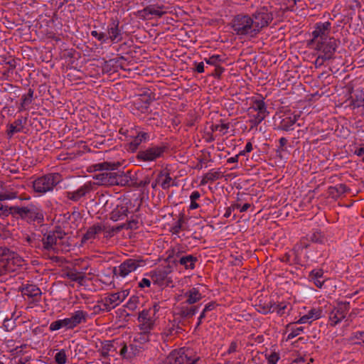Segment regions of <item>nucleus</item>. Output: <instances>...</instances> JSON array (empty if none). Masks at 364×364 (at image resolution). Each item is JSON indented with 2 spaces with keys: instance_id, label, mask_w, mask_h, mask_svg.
Segmentation results:
<instances>
[{
  "instance_id": "2",
  "label": "nucleus",
  "mask_w": 364,
  "mask_h": 364,
  "mask_svg": "<svg viewBox=\"0 0 364 364\" xmlns=\"http://www.w3.org/2000/svg\"><path fill=\"white\" fill-rule=\"evenodd\" d=\"M88 314L82 310H77L75 311L69 318L56 320L53 321L49 326L50 331H55L61 328L73 329L79 324L85 323L87 321Z\"/></svg>"
},
{
  "instance_id": "4",
  "label": "nucleus",
  "mask_w": 364,
  "mask_h": 364,
  "mask_svg": "<svg viewBox=\"0 0 364 364\" xmlns=\"http://www.w3.org/2000/svg\"><path fill=\"white\" fill-rule=\"evenodd\" d=\"M231 28L237 36L254 38L256 36L251 16L245 14L235 16L231 22Z\"/></svg>"
},
{
  "instance_id": "29",
  "label": "nucleus",
  "mask_w": 364,
  "mask_h": 364,
  "mask_svg": "<svg viewBox=\"0 0 364 364\" xmlns=\"http://www.w3.org/2000/svg\"><path fill=\"white\" fill-rule=\"evenodd\" d=\"M149 138L148 133L144 132H139L137 136L129 142V149L132 151L136 150L142 142L147 141Z\"/></svg>"
},
{
  "instance_id": "46",
  "label": "nucleus",
  "mask_w": 364,
  "mask_h": 364,
  "mask_svg": "<svg viewBox=\"0 0 364 364\" xmlns=\"http://www.w3.org/2000/svg\"><path fill=\"white\" fill-rule=\"evenodd\" d=\"M183 331V328L180 327L178 325L176 326L174 323H171L168 325L165 329L164 333L168 336H172L173 334L178 333Z\"/></svg>"
},
{
  "instance_id": "32",
  "label": "nucleus",
  "mask_w": 364,
  "mask_h": 364,
  "mask_svg": "<svg viewBox=\"0 0 364 364\" xmlns=\"http://www.w3.org/2000/svg\"><path fill=\"white\" fill-rule=\"evenodd\" d=\"M197 260L196 257L188 255L180 257L178 262L180 264L184 266L186 269H193Z\"/></svg>"
},
{
  "instance_id": "37",
  "label": "nucleus",
  "mask_w": 364,
  "mask_h": 364,
  "mask_svg": "<svg viewBox=\"0 0 364 364\" xmlns=\"http://www.w3.org/2000/svg\"><path fill=\"white\" fill-rule=\"evenodd\" d=\"M65 277L73 282H77L80 285L83 284L85 279V274L77 271H69L66 272Z\"/></svg>"
},
{
  "instance_id": "13",
  "label": "nucleus",
  "mask_w": 364,
  "mask_h": 364,
  "mask_svg": "<svg viewBox=\"0 0 364 364\" xmlns=\"http://www.w3.org/2000/svg\"><path fill=\"white\" fill-rule=\"evenodd\" d=\"M139 329L145 333H149L154 325V319L151 316V309H144L138 316Z\"/></svg>"
},
{
  "instance_id": "60",
  "label": "nucleus",
  "mask_w": 364,
  "mask_h": 364,
  "mask_svg": "<svg viewBox=\"0 0 364 364\" xmlns=\"http://www.w3.org/2000/svg\"><path fill=\"white\" fill-rule=\"evenodd\" d=\"M126 230H136L138 228V220H130L127 223H124Z\"/></svg>"
},
{
  "instance_id": "12",
  "label": "nucleus",
  "mask_w": 364,
  "mask_h": 364,
  "mask_svg": "<svg viewBox=\"0 0 364 364\" xmlns=\"http://www.w3.org/2000/svg\"><path fill=\"white\" fill-rule=\"evenodd\" d=\"M349 309V302L341 303L337 308L333 309L329 315L331 326H334L341 322L346 317Z\"/></svg>"
},
{
  "instance_id": "33",
  "label": "nucleus",
  "mask_w": 364,
  "mask_h": 364,
  "mask_svg": "<svg viewBox=\"0 0 364 364\" xmlns=\"http://www.w3.org/2000/svg\"><path fill=\"white\" fill-rule=\"evenodd\" d=\"M132 341L145 349L146 344L149 342V333L143 331L138 333L134 336Z\"/></svg>"
},
{
  "instance_id": "15",
  "label": "nucleus",
  "mask_w": 364,
  "mask_h": 364,
  "mask_svg": "<svg viewBox=\"0 0 364 364\" xmlns=\"http://www.w3.org/2000/svg\"><path fill=\"white\" fill-rule=\"evenodd\" d=\"M92 190V184L91 182H87L77 190L73 191H67L65 197L72 201L77 202L82 197L85 196Z\"/></svg>"
},
{
  "instance_id": "47",
  "label": "nucleus",
  "mask_w": 364,
  "mask_h": 364,
  "mask_svg": "<svg viewBox=\"0 0 364 364\" xmlns=\"http://www.w3.org/2000/svg\"><path fill=\"white\" fill-rule=\"evenodd\" d=\"M268 115L267 113H258L252 116V118L250 120L252 126H258Z\"/></svg>"
},
{
  "instance_id": "61",
  "label": "nucleus",
  "mask_w": 364,
  "mask_h": 364,
  "mask_svg": "<svg viewBox=\"0 0 364 364\" xmlns=\"http://www.w3.org/2000/svg\"><path fill=\"white\" fill-rule=\"evenodd\" d=\"M117 182L115 185H120V186H124L127 182V177L122 173H117Z\"/></svg>"
},
{
  "instance_id": "35",
  "label": "nucleus",
  "mask_w": 364,
  "mask_h": 364,
  "mask_svg": "<svg viewBox=\"0 0 364 364\" xmlns=\"http://www.w3.org/2000/svg\"><path fill=\"white\" fill-rule=\"evenodd\" d=\"M23 120L22 119H17L14 123L10 124L7 131V134L11 137L15 133L20 132L23 130Z\"/></svg>"
},
{
  "instance_id": "28",
  "label": "nucleus",
  "mask_w": 364,
  "mask_h": 364,
  "mask_svg": "<svg viewBox=\"0 0 364 364\" xmlns=\"http://www.w3.org/2000/svg\"><path fill=\"white\" fill-rule=\"evenodd\" d=\"M103 228L100 224H96L90 227L82 238V242L87 240L95 239L96 235L102 232Z\"/></svg>"
},
{
  "instance_id": "45",
  "label": "nucleus",
  "mask_w": 364,
  "mask_h": 364,
  "mask_svg": "<svg viewBox=\"0 0 364 364\" xmlns=\"http://www.w3.org/2000/svg\"><path fill=\"white\" fill-rule=\"evenodd\" d=\"M6 64L9 65V68L6 70L4 72H3L2 77L4 80H9L10 74L13 73L14 70L16 67V63L14 59H12L11 60H9L8 62H6Z\"/></svg>"
},
{
  "instance_id": "24",
  "label": "nucleus",
  "mask_w": 364,
  "mask_h": 364,
  "mask_svg": "<svg viewBox=\"0 0 364 364\" xmlns=\"http://www.w3.org/2000/svg\"><path fill=\"white\" fill-rule=\"evenodd\" d=\"M151 100L149 95L144 94L136 97L133 103L138 110L141 112H145L149 108Z\"/></svg>"
},
{
  "instance_id": "11",
  "label": "nucleus",
  "mask_w": 364,
  "mask_h": 364,
  "mask_svg": "<svg viewBox=\"0 0 364 364\" xmlns=\"http://www.w3.org/2000/svg\"><path fill=\"white\" fill-rule=\"evenodd\" d=\"M144 350V348L138 346L132 341L129 345L125 343H122L119 355L122 359L132 361L134 358L139 356Z\"/></svg>"
},
{
  "instance_id": "10",
  "label": "nucleus",
  "mask_w": 364,
  "mask_h": 364,
  "mask_svg": "<svg viewBox=\"0 0 364 364\" xmlns=\"http://www.w3.org/2000/svg\"><path fill=\"white\" fill-rule=\"evenodd\" d=\"M331 23L329 21L323 23L319 22L316 23L314 30L312 32V39L310 41L311 44L319 42L329 38V33L331 31Z\"/></svg>"
},
{
  "instance_id": "59",
  "label": "nucleus",
  "mask_w": 364,
  "mask_h": 364,
  "mask_svg": "<svg viewBox=\"0 0 364 364\" xmlns=\"http://www.w3.org/2000/svg\"><path fill=\"white\" fill-rule=\"evenodd\" d=\"M331 189L335 190L338 194H344L350 191V189L343 183L338 184L335 187L331 188Z\"/></svg>"
},
{
  "instance_id": "62",
  "label": "nucleus",
  "mask_w": 364,
  "mask_h": 364,
  "mask_svg": "<svg viewBox=\"0 0 364 364\" xmlns=\"http://www.w3.org/2000/svg\"><path fill=\"white\" fill-rule=\"evenodd\" d=\"M303 327H298L296 328H293L291 331L287 336V339H292L296 336H299L301 331H303Z\"/></svg>"
},
{
  "instance_id": "43",
  "label": "nucleus",
  "mask_w": 364,
  "mask_h": 364,
  "mask_svg": "<svg viewBox=\"0 0 364 364\" xmlns=\"http://www.w3.org/2000/svg\"><path fill=\"white\" fill-rule=\"evenodd\" d=\"M10 255V250L6 247H0V267L4 269L7 258Z\"/></svg>"
},
{
  "instance_id": "38",
  "label": "nucleus",
  "mask_w": 364,
  "mask_h": 364,
  "mask_svg": "<svg viewBox=\"0 0 364 364\" xmlns=\"http://www.w3.org/2000/svg\"><path fill=\"white\" fill-rule=\"evenodd\" d=\"M350 100V105L353 108L364 107V95L361 91L358 92L354 96H351Z\"/></svg>"
},
{
  "instance_id": "51",
  "label": "nucleus",
  "mask_w": 364,
  "mask_h": 364,
  "mask_svg": "<svg viewBox=\"0 0 364 364\" xmlns=\"http://www.w3.org/2000/svg\"><path fill=\"white\" fill-rule=\"evenodd\" d=\"M18 197L17 193L14 191H6L0 193V200H6L15 199Z\"/></svg>"
},
{
  "instance_id": "48",
  "label": "nucleus",
  "mask_w": 364,
  "mask_h": 364,
  "mask_svg": "<svg viewBox=\"0 0 364 364\" xmlns=\"http://www.w3.org/2000/svg\"><path fill=\"white\" fill-rule=\"evenodd\" d=\"M200 197V194L198 191H193L190 196L191 204L189 208L191 210L196 209L199 207V205L196 203V200Z\"/></svg>"
},
{
  "instance_id": "3",
  "label": "nucleus",
  "mask_w": 364,
  "mask_h": 364,
  "mask_svg": "<svg viewBox=\"0 0 364 364\" xmlns=\"http://www.w3.org/2000/svg\"><path fill=\"white\" fill-rule=\"evenodd\" d=\"M62 181V176L58 173L46 174L33 182V188L35 192L44 194L52 191Z\"/></svg>"
},
{
  "instance_id": "49",
  "label": "nucleus",
  "mask_w": 364,
  "mask_h": 364,
  "mask_svg": "<svg viewBox=\"0 0 364 364\" xmlns=\"http://www.w3.org/2000/svg\"><path fill=\"white\" fill-rule=\"evenodd\" d=\"M183 223V215H180L178 220L171 227V232L173 234L178 235L182 229V225Z\"/></svg>"
},
{
  "instance_id": "42",
  "label": "nucleus",
  "mask_w": 364,
  "mask_h": 364,
  "mask_svg": "<svg viewBox=\"0 0 364 364\" xmlns=\"http://www.w3.org/2000/svg\"><path fill=\"white\" fill-rule=\"evenodd\" d=\"M230 126L228 123L213 124L210 129L212 132H219L221 135L227 134Z\"/></svg>"
},
{
  "instance_id": "55",
  "label": "nucleus",
  "mask_w": 364,
  "mask_h": 364,
  "mask_svg": "<svg viewBox=\"0 0 364 364\" xmlns=\"http://www.w3.org/2000/svg\"><path fill=\"white\" fill-rule=\"evenodd\" d=\"M322 311L319 309H313L308 312V315L311 321L318 319L321 317Z\"/></svg>"
},
{
  "instance_id": "36",
  "label": "nucleus",
  "mask_w": 364,
  "mask_h": 364,
  "mask_svg": "<svg viewBox=\"0 0 364 364\" xmlns=\"http://www.w3.org/2000/svg\"><path fill=\"white\" fill-rule=\"evenodd\" d=\"M33 94L34 91L33 89H28V93L26 95H23L21 97V103L18 108L19 112L23 111L26 109V107L32 103L33 100Z\"/></svg>"
},
{
  "instance_id": "31",
  "label": "nucleus",
  "mask_w": 364,
  "mask_h": 364,
  "mask_svg": "<svg viewBox=\"0 0 364 364\" xmlns=\"http://www.w3.org/2000/svg\"><path fill=\"white\" fill-rule=\"evenodd\" d=\"M21 292L23 295L29 297H37L41 294V289L34 284H26L22 288Z\"/></svg>"
},
{
  "instance_id": "39",
  "label": "nucleus",
  "mask_w": 364,
  "mask_h": 364,
  "mask_svg": "<svg viewBox=\"0 0 364 364\" xmlns=\"http://www.w3.org/2000/svg\"><path fill=\"white\" fill-rule=\"evenodd\" d=\"M118 166V164L111 162H102L93 165L95 171H113Z\"/></svg>"
},
{
  "instance_id": "41",
  "label": "nucleus",
  "mask_w": 364,
  "mask_h": 364,
  "mask_svg": "<svg viewBox=\"0 0 364 364\" xmlns=\"http://www.w3.org/2000/svg\"><path fill=\"white\" fill-rule=\"evenodd\" d=\"M250 109H252L254 111L258 112V113H267L269 114V112L267 109V106L263 100H255L253 102L252 107H250Z\"/></svg>"
},
{
  "instance_id": "40",
  "label": "nucleus",
  "mask_w": 364,
  "mask_h": 364,
  "mask_svg": "<svg viewBox=\"0 0 364 364\" xmlns=\"http://www.w3.org/2000/svg\"><path fill=\"white\" fill-rule=\"evenodd\" d=\"M115 350L116 349L114 348L113 341H105L102 343V347L100 350V355L103 358H107L109 355V352L112 350Z\"/></svg>"
},
{
  "instance_id": "54",
  "label": "nucleus",
  "mask_w": 364,
  "mask_h": 364,
  "mask_svg": "<svg viewBox=\"0 0 364 364\" xmlns=\"http://www.w3.org/2000/svg\"><path fill=\"white\" fill-rule=\"evenodd\" d=\"M272 312L276 311L278 314L282 315L284 313V310L287 308V305L284 303L272 304Z\"/></svg>"
},
{
  "instance_id": "5",
  "label": "nucleus",
  "mask_w": 364,
  "mask_h": 364,
  "mask_svg": "<svg viewBox=\"0 0 364 364\" xmlns=\"http://www.w3.org/2000/svg\"><path fill=\"white\" fill-rule=\"evenodd\" d=\"M146 264V260L141 256L129 258L122 262L119 267H114L113 274L117 277H125L139 267H144Z\"/></svg>"
},
{
  "instance_id": "25",
  "label": "nucleus",
  "mask_w": 364,
  "mask_h": 364,
  "mask_svg": "<svg viewBox=\"0 0 364 364\" xmlns=\"http://www.w3.org/2000/svg\"><path fill=\"white\" fill-rule=\"evenodd\" d=\"M156 182L161 186L162 189H168L171 186H176L170 173L166 171H161L156 178Z\"/></svg>"
},
{
  "instance_id": "23",
  "label": "nucleus",
  "mask_w": 364,
  "mask_h": 364,
  "mask_svg": "<svg viewBox=\"0 0 364 364\" xmlns=\"http://www.w3.org/2000/svg\"><path fill=\"white\" fill-rule=\"evenodd\" d=\"M129 208L126 204L117 205L110 213V219L114 222L124 219L127 216Z\"/></svg>"
},
{
  "instance_id": "16",
  "label": "nucleus",
  "mask_w": 364,
  "mask_h": 364,
  "mask_svg": "<svg viewBox=\"0 0 364 364\" xmlns=\"http://www.w3.org/2000/svg\"><path fill=\"white\" fill-rule=\"evenodd\" d=\"M127 294L126 291L116 292L108 294L104 299H102L107 306V309L111 311L116 306L119 305L127 297Z\"/></svg>"
},
{
  "instance_id": "56",
  "label": "nucleus",
  "mask_w": 364,
  "mask_h": 364,
  "mask_svg": "<svg viewBox=\"0 0 364 364\" xmlns=\"http://www.w3.org/2000/svg\"><path fill=\"white\" fill-rule=\"evenodd\" d=\"M265 358L267 360L268 364H276L279 359V355L277 353L273 352L271 354H266Z\"/></svg>"
},
{
  "instance_id": "34",
  "label": "nucleus",
  "mask_w": 364,
  "mask_h": 364,
  "mask_svg": "<svg viewBox=\"0 0 364 364\" xmlns=\"http://www.w3.org/2000/svg\"><path fill=\"white\" fill-rule=\"evenodd\" d=\"M323 271L321 269H313L309 274V277L314 281V284L319 289L322 288L323 281H321L320 278L323 277Z\"/></svg>"
},
{
  "instance_id": "9",
  "label": "nucleus",
  "mask_w": 364,
  "mask_h": 364,
  "mask_svg": "<svg viewBox=\"0 0 364 364\" xmlns=\"http://www.w3.org/2000/svg\"><path fill=\"white\" fill-rule=\"evenodd\" d=\"M166 149L165 146H153L145 150L139 151L136 158L144 161H153L161 157Z\"/></svg>"
},
{
  "instance_id": "63",
  "label": "nucleus",
  "mask_w": 364,
  "mask_h": 364,
  "mask_svg": "<svg viewBox=\"0 0 364 364\" xmlns=\"http://www.w3.org/2000/svg\"><path fill=\"white\" fill-rule=\"evenodd\" d=\"M225 69L220 66V65H217L215 66V70H214V72L213 73V76H214L215 77H218L219 78L221 75V74L224 72Z\"/></svg>"
},
{
  "instance_id": "1",
  "label": "nucleus",
  "mask_w": 364,
  "mask_h": 364,
  "mask_svg": "<svg viewBox=\"0 0 364 364\" xmlns=\"http://www.w3.org/2000/svg\"><path fill=\"white\" fill-rule=\"evenodd\" d=\"M12 216L18 218L29 224L43 223L44 214L40 205L31 203L26 206H14Z\"/></svg>"
},
{
  "instance_id": "18",
  "label": "nucleus",
  "mask_w": 364,
  "mask_h": 364,
  "mask_svg": "<svg viewBox=\"0 0 364 364\" xmlns=\"http://www.w3.org/2000/svg\"><path fill=\"white\" fill-rule=\"evenodd\" d=\"M191 304L183 302L176 307V314L183 318H190L193 317L198 311L197 306H191Z\"/></svg>"
},
{
  "instance_id": "6",
  "label": "nucleus",
  "mask_w": 364,
  "mask_h": 364,
  "mask_svg": "<svg viewBox=\"0 0 364 364\" xmlns=\"http://www.w3.org/2000/svg\"><path fill=\"white\" fill-rule=\"evenodd\" d=\"M256 36L262 28L267 27L273 20V15L266 8L263 7L255 11L251 16Z\"/></svg>"
},
{
  "instance_id": "27",
  "label": "nucleus",
  "mask_w": 364,
  "mask_h": 364,
  "mask_svg": "<svg viewBox=\"0 0 364 364\" xmlns=\"http://www.w3.org/2000/svg\"><path fill=\"white\" fill-rule=\"evenodd\" d=\"M186 298V303L188 304H194L202 299V295L199 290L195 287L188 289L185 294Z\"/></svg>"
},
{
  "instance_id": "52",
  "label": "nucleus",
  "mask_w": 364,
  "mask_h": 364,
  "mask_svg": "<svg viewBox=\"0 0 364 364\" xmlns=\"http://www.w3.org/2000/svg\"><path fill=\"white\" fill-rule=\"evenodd\" d=\"M93 312L95 314H100L102 312H108L109 311V309H107V306H105V304L103 300L101 301H99L97 304L95 305L92 308Z\"/></svg>"
},
{
  "instance_id": "14",
  "label": "nucleus",
  "mask_w": 364,
  "mask_h": 364,
  "mask_svg": "<svg viewBox=\"0 0 364 364\" xmlns=\"http://www.w3.org/2000/svg\"><path fill=\"white\" fill-rule=\"evenodd\" d=\"M119 25V22L118 21L113 20L107 26V40H110L113 43H119L122 40V32Z\"/></svg>"
},
{
  "instance_id": "17",
  "label": "nucleus",
  "mask_w": 364,
  "mask_h": 364,
  "mask_svg": "<svg viewBox=\"0 0 364 364\" xmlns=\"http://www.w3.org/2000/svg\"><path fill=\"white\" fill-rule=\"evenodd\" d=\"M117 173L106 171L105 172L100 173L93 176L99 186H115L117 182Z\"/></svg>"
},
{
  "instance_id": "7",
  "label": "nucleus",
  "mask_w": 364,
  "mask_h": 364,
  "mask_svg": "<svg viewBox=\"0 0 364 364\" xmlns=\"http://www.w3.org/2000/svg\"><path fill=\"white\" fill-rule=\"evenodd\" d=\"M313 44L315 46V49L319 51L323 58L326 60L333 58L338 47V42L333 37Z\"/></svg>"
},
{
  "instance_id": "44",
  "label": "nucleus",
  "mask_w": 364,
  "mask_h": 364,
  "mask_svg": "<svg viewBox=\"0 0 364 364\" xmlns=\"http://www.w3.org/2000/svg\"><path fill=\"white\" fill-rule=\"evenodd\" d=\"M205 61L207 64L217 66L220 65V64L225 61L224 58L220 55H213L210 56L209 58H205Z\"/></svg>"
},
{
  "instance_id": "30",
  "label": "nucleus",
  "mask_w": 364,
  "mask_h": 364,
  "mask_svg": "<svg viewBox=\"0 0 364 364\" xmlns=\"http://www.w3.org/2000/svg\"><path fill=\"white\" fill-rule=\"evenodd\" d=\"M164 9V6H146V8H144L142 10V12L144 14V16H147L149 15H154V16H158L160 18L166 14V11H163Z\"/></svg>"
},
{
  "instance_id": "53",
  "label": "nucleus",
  "mask_w": 364,
  "mask_h": 364,
  "mask_svg": "<svg viewBox=\"0 0 364 364\" xmlns=\"http://www.w3.org/2000/svg\"><path fill=\"white\" fill-rule=\"evenodd\" d=\"M1 201L2 200H0V216H8L9 215H12L14 206L9 207L8 205L3 204Z\"/></svg>"
},
{
  "instance_id": "8",
  "label": "nucleus",
  "mask_w": 364,
  "mask_h": 364,
  "mask_svg": "<svg viewBox=\"0 0 364 364\" xmlns=\"http://www.w3.org/2000/svg\"><path fill=\"white\" fill-rule=\"evenodd\" d=\"M66 233L60 226L55 227V230L45 234L42 243L43 247L46 250H53L55 245L58 244V240H60L65 236Z\"/></svg>"
},
{
  "instance_id": "22",
  "label": "nucleus",
  "mask_w": 364,
  "mask_h": 364,
  "mask_svg": "<svg viewBox=\"0 0 364 364\" xmlns=\"http://www.w3.org/2000/svg\"><path fill=\"white\" fill-rule=\"evenodd\" d=\"M151 281L154 284L162 286L168 278V272L164 269H156L149 273Z\"/></svg>"
},
{
  "instance_id": "57",
  "label": "nucleus",
  "mask_w": 364,
  "mask_h": 364,
  "mask_svg": "<svg viewBox=\"0 0 364 364\" xmlns=\"http://www.w3.org/2000/svg\"><path fill=\"white\" fill-rule=\"evenodd\" d=\"M92 36L96 38L99 41L102 43H106L107 41V33L104 32L98 33L97 31H92L91 32Z\"/></svg>"
},
{
  "instance_id": "20",
  "label": "nucleus",
  "mask_w": 364,
  "mask_h": 364,
  "mask_svg": "<svg viewBox=\"0 0 364 364\" xmlns=\"http://www.w3.org/2000/svg\"><path fill=\"white\" fill-rule=\"evenodd\" d=\"M189 361V358L181 350H173L167 357V364H184Z\"/></svg>"
},
{
  "instance_id": "19",
  "label": "nucleus",
  "mask_w": 364,
  "mask_h": 364,
  "mask_svg": "<svg viewBox=\"0 0 364 364\" xmlns=\"http://www.w3.org/2000/svg\"><path fill=\"white\" fill-rule=\"evenodd\" d=\"M23 259L16 252L10 250V255L7 258L6 263L5 264V272H14L16 267L23 265Z\"/></svg>"
},
{
  "instance_id": "64",
  "label": "nucleus",
  "mask_w": 364,
  "mask_h": 364,
  "mask_svg": "<svg viewBox=\"0 0 364 364\" xmlns=\"http://www.w3.org/2000/svg\"><path fill=\"white\" fill-rule=\"evenodd\" d=\"M151 279H149L146 278H143L141 282L139 283V287L144 288L149 287L151 286Z\"/></svg>"
},
{
  "instance_id": "21",
  "label": "nucleus",
  "mask_w": 364,
  "mask_h": 364,
  "mask_svg": "<svg viewBox=\"0 0 364 364\" xmlns=\"http://www.w3.org/2000/svg\"><path fill=\"white\" fill-rule=\"evenodd\" d=\"M299 117V115L296 114H289L283 116L279 125V129L286 132L293 130L294 128L292 127L297 122Z\"/></svg>"
},
{
  "instance_id": "58",
  "label": "nucleus",
  "mask_w": 364,
  "mask_h": 364,
  "mask_svg": "<svg viewBox=\"0 0 364 364\" xmlns=\"http://www.w3.org/2000/svg\"><path fill=\"white\" fill-rule=\"evenodd\" d=\"M138 301H139V300H138L137 297H135V296L131 297L129 299V300L128 301V302L127 303L126 306L129 310L134 311L137 308Z\"/></svg>"
},
{
  "instance_id": "50",
  "label": "nucleus",
  "mask_w": 364,
  "mask_h": 364,
  "mask_svg": "<svg viewBox=\"0 0 364 364\" xmlns=\"http://www.w3.org/2000/svg\"><path fill=\"white\" fill-rule=\"evenodd\" d=\"M55 360L57 364H65L67 362V355L64 349L60 350L55 355Z\"/></svg>"
},
{
  "instance_id": "26",
  "label": "nucleus",
  "mask_w": 364,
  "mask_h": 364,
  "mask_svg": "<svg viewBox=\"0 0 364 364\" xmlns=\"http://www.w3.org/2000/svg\"><path fill=\"white\" fill-rule=\"evenodd\" d=\"M223 177V173L220 169L215 170L214 168L210 169L207 173H205L200 182V186H205L208 183H212L216 180H218Z\"/></svg>"
}]
</instances>
